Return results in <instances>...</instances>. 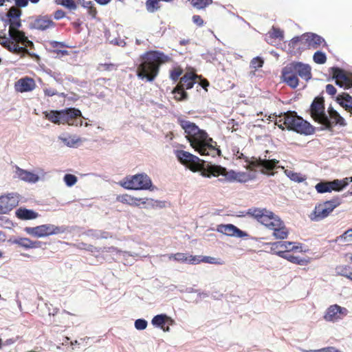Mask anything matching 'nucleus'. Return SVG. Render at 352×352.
<instances>
[{
  "mask_svg": "<svg viewBox=\"0 0 352 352\" xmlns=\"http://www.w3.org/2000/svg\"><path fill=\"white\" fill-rule=\"evenodd\" d=\"M178 122L184 132L190 137L188 140L190 146L201 155L214 157L221 155V151L217 143L210 138L205 130L188 120L178 119Z\"/></svg>",
  "mask_w": 352,
  "mask_h": 352,
  "instance_id": "nucleus-1",
  "label": "nucleus"
},
{
  "mask_svg": "<svg viewBox=\"0 0 352 352\" xmlns=\"http://www.w3.org/2000/svg\"><path fill=\"white\" fill-rule=\"evenodd\" d=\"M141 63L138 66L137 76L142 80L153 82L158 75L160 63H168L171 58L158 50H150L140 56Z\"/></svg>",
  "mask_w": 352,
  "mask_h": 352,
  "instance_id": "nucleus-2",
  "label": "nucleus"
},
{
  "mask_svg": "<svg viewBox=\"0 0 352 352\" xmlns=\"http://www.w3.org/2000/svg\"><path fill=\"white\" fill-rule=\"evenodd\" d=\"M9 25L8 32L0 34V44L9 52L19 54L25 47L19 46V43L27 44L28 47H33L34 43L25 36V32L19 30L22 23H5L4 28Z\"/></svg>",
  "mask_w": 352,
  "mask_h": 352,
  "instance_id": "nucleus-3",
  "label": "nucleus"
},
{
  "mask_svg": "<svg viewBox=\"0 0 352 352\" xmlns=\"http://www.w3.org/2000/svg\"><path fill=\"white\" fill-rule=\"evenodd\" d=\"M298 76L305 81L312 78L311 67L307 63L300 61H292L281 69V80L292 89L299 85Z\"/></svg>",
  "mask_w": 352,
  "mask_h": 352,
  "instance_id": "nucleus-4",
  "label": "nucleus"
},
{
  "mask_svg": "<svg viewBox=\"0 0 352 352\" xmlns=\"http://www.w3.org/2000/svg\"><path fill=\"white\" fill-rule=\"evenodd\" d=\"M282 120L287 131H292L304 135H312L316 131V127L298 115L295 111L284 112Z\"/></svg>",
  "mask_w": 352,
  "mask_h": 352,
  "instance_id": "nucleus-5",
  "label": "nucleus"
},
{
  "mask_svg": "<svg viewBox=\"0 0 352 352\" xmlns=\"http://www.w3.org/2000/svg\"><path fill=\"white\" fill-rule=\"evenodd\" d=\"M322 94L323 91L313 100L309 110V115L316 122L322 125L321 129H331V124L329 122L325 111L324 98Z\"/></svg>",
  "mask_w": 352,
  "mask_h": 352,
  "instance_id": "nucleus-6",
  "label": "nucleus"
},
{
  "mask_svg": "<svg viewBox=\"0 0 352 352\" xmlns=\"http://www.w3.org/2000/svg\"><path fill=\"white\" fill-rule=\"evenodd\" d=\"M120 185L127 190H150L156 188L153 186L151 178L146 173H139L125 177L120 182Z\"/></svg>",
  "mask_w": 352,
  "mask_h": 352,
  "instance_id": "nucleus-7",
  "label": "nucleus"
},
{
  "mask_svg": "<svg viewBox=\"0 0 352 352\" xmlns=\"http://www.w3.org/2000/svg\"><path fill=\"white\" fill-rule=\"evenodd\" d=\"M342 202V197L336 196L330 200L317 204L314 210L309 215L312 221H320L327 217L333 210Z\"/></svg>",
  "mask_w": 352,
  "mask_h": 352,
  "instance_id": "nucleus-8",
  "label": "nucleus"
},
{
  "mask_svg": "<svg viewBox=\"0 0 352 352\" xmlns=\"http://www.w3.org/2000/svg\"><path fill=\"white\" fill-rule=\"evenodd\" d=\"M246 214L256 219L269 229L274 228L276 226L274 225L276 220L280 219L278 216L266 208H251L248 210Z\"/></svg>",
  "mask_w": 352,
  "mask_h": 352,
  "instance_id": "nucleus-9",
  "label": "nucleus"
},
{
  "mask_svg": "<svg viewBox=\"0 0 352 352\" xmlns=\"http://www.w3.org/2000/svg\"><path fill=\"white\" fill-rule=\"evenodd\" d=\"M175 153L177 160L184 165L189 164V169L193 172H197L205 168L206 160H201L197 156L188 151L176 150Z\"/></svg>",
  "mask_w": 352,
  "mask_h": 352,
  "instance_id": "nucleus-10",
  "label": "nucleus"
},
{
  "mask_svg": "<svg viewBox=\"0 0 352 352\" xmlns=\"http://www.w3.org/2000/svg\"><path fill=\"white\" fill-rule=\"evenodd\" d=\"M45 118L54 124L65 123V121H69V118L74 116H78L81 114L80 110L76 108H67L64 110L50 111H45Z\"/></svg>",
  "mask_w": 352,
  "mask_h": 352,
  "instance_id": "nucleus-11",
  "label": "nucleus"
},
{
  "mask_svg": "<svg viewBox=\"0 0 352 352\" xmlns=\"http://www.w3.org/2000/svg\"><path fill=\"white\" fill-rule=\"evenodd\" d=\"M217 231L228 236H234L238 238L249 236L248 232L240 230L238 227L231 223L218 225Z\"/></svg>",
  "mask_w": 352,
  "mask_h": 352,
  "instance_id": "nucleus-12",
  "label": "nucleus"
},
{
  "mask_svg": "<svg viewBox=\"0 0 352 352\" xmlns=\"http://www.w3.org/2000/svg\"><path fill=\"white\" fill-rule=\"evenodd\" d=\"M19 204L18 197L14 193L0 197V214H7Z\"/></svg>",
  "mask_w": 352,
  "mask_h": 352,
  "instance_id": "nucleus-13",
  "label": "nucleus"
},
{
  "mask_svg": "<svg viewBox=\"0 0 352 352\" xmlns=\"http://www.w3.org/2000/svg\"><path fill=\"white\" fill-rule=\"evenodd\" d=\"M210 170L211 174L214 177H218L219 175H222L224 177V179H219L220 182L223 181H228V182H234L236 179L237 173L233 170H230L227 171L226 168L223 167L220 165H212L210 166Z\"/></svg>",
  "mask_w": 352,
  "mask_h": 352,
  "instance_id": "nucleus-14",
  "label": "nucleus"
},
{
  "mask_svg": "<svg viewBox=\"0 0 352 352\" xmlns=\"http://www.w3.org/2000/svg\"><path fill=\"white\" fill-rule=\"evenodd\" d=\"M52 224H43L36 227H25L24 231L34 237L42 238L52 235Z\"/></svg>",
  "mask_w": 352,
  "mask_h": 352,
  "instance_id": "nucleus-15",
  "label": "nucleus"
},
{
  "mask_svg": "<svg viewBox=\"0 0 352 352\" xmlns=\"http://www.w3.org/2000/svg\"><path fill=\"white\" fill-rule=\"evenodd\" d=\"M36 87L34 80L30 77H23L15 83V89L21 93L32 91Z\"/></svg>",
  "mask_w": 352,
  "mask_h": 352,
  "instance_id": "nucleus-16",
  "label": "nucleus"
},
{
  "mask_svg": "<svg viewBox=\"0 0 352 352\" xmlns=\"http://www.w3.org/2000/svg\"><path fill=\"white\" fill-rule=\"evenodd\" d=\"M265 153L263 158V164H261V166H263L261 173L267 175H274L272 170L277 167L279 161L276 159H267L269 151H265Z\"/></svg>",
  "mask_w": 352,
  "mask_h": 352,
  "instance_id": "nucleus-17",
  "label": "nucleus"
},
{
  "mask_svg": "<svg viewBox=\"0 0 352 352\" xmlns=\"http://www.w3.org/2000/svg\"><path fill=\"white\" fill-rule=\"evenodd\" d=\"M15 175L16 177L28 183H36L39 180V176L27 170L16 166Z\"/></svg>",
  "mask_w": 352,
  "mask_h": 352,
  "instance_id": "nucleus-18",
  "label": "nucleus"
},
{
  "mask_svg": "<svg viewBox=\"0 0 352 352\" xmlns=\"http://www.w3.org/2000/svg\"><path fill=\"white\" fill-rule=\"evenodd\" d=\"M151 324L157 328H164L166 324H174L175 320L166 314H161L155 316L152 320Z\"/></svg>",
  "mask_w": 352,
  "mask_h": 352,
  "instance_id": "nucleus-19",
  "label": "nucleus"
},
{
  "mask_svg": "<svg viewBox=\"0 0 352 352\" xmlns=\"http://www.w3.org/2000/svg\"><path fill=\"white\" fill-rule=\"evenodd\" d=\"M302 38H305V43L307 44L309 47L317 48L322 43H324V39L314 33H305L302 34Z\"/></svg>",
  "mask_w": 352,
  "mask_h": 352,
  "instance_id": "nucleus-20",
  "label": "nucleus"
},
{
  "mask_svg": "<svg viewBox=\"0 0 352 352\" xmlns=\"http://www.w3.org/2000/svg\"><path fill=\"white\" fill-rule=\"evenodd\" d=\"M21 14L22 11L21 9L16 6H12L4 14V16L1 19L3 22H21L19 19Z\"/></svg>",
  "mask_w": 352,
  "mask_h": 352,
  "instance_id": "nucleus-21",
  "label": "nucleus"
},
{
  "mask_svg": "<svg viewBox=\"0 0 352 352\" xmlns=\"http://www.w3.org/2000/svg\"><path fill=\"white\" fill-rule=\"evenodd\" d=\"M16 217L21 220H32L36 219L39 214L32 209L20 207L15 211Z\"/></svg>",
  "mask_w": 352,
  "mask_h": 352,
  "instance_id": "nucleus-22",
  "label": "nucleus"
},
{
  "mask_svg": "<svg viewBox=\"0 0 352 352\" xmlns=\"http://www.w3.org/2000/svg\"><path fill=\"white\" fill-rule=\"evenodd\" d=\"M274 225L277 226H274V228H270V230H274L273 236L279 239H287L289 232L286 228L284 222L281 219H277L276 223Z\"/></svg>",
  "mask_w": 352,
  "mask_h": 352,
  "instance_id": "nucleus-23",
  "label": "nucleus"
},
{
  "mask_svg": "<svg viewBox=\"0 0 352 352\" xmlns=\"http://www.w3.org/2000/svg\"><path fill=\"white\" fill-rule=\"evenodd\" d=\"M289 252L286 251H278L276 252V255L278 256L283 258L285 259H287L289 262L300 265H307L309 263V260L305 258H300L299 256H294L292 254H290L289 253Z\"/></svg>",
  "mask_w": 352,
  "mask_h": 352,
  "instance_id": "nucleus-24",
  "label": "nucleus"
},
{
  "mask_svg": "<svg viewBox=\"0 0 352 352\" xmlns=\"http://www.w3.org/2000/svg\"><path fill=\"white\" fill-rule=\"evenodd\" d=\"M283 41L284 39V32L280 28L272 26V29L265 35V41L272 43V40Z\"/></svg>",
  "mask_w": 352,
  "mask_h": 352,
  "instance_id": "nucleus-25",
  "label": "nucleus"
},
{
  "mask_svg": "<svg viewBox=\"0 0 352 352\" xmlns=\"http://www.w3.org/2000/svg\"><path fill=\"white\" fill-rule=\"evenodd\" d=\"M335 100L346 111L352 109V96L348 93L339 94L335 97Z\"/></svg>",
  "mask_w": 352,
  "mask_h": 352,
  "instance_id": "nucleus-26",
  "label": "nucleus"
},
{
  "mask_svg": "<svg viewBox=\"0 0 352 352\" xmlns=\"http://www.w3.org/2000/svg\"><path fill=\"white\" fill-rule=\"evenodd\" d=\"M198 78L197 75L191 73L185 74L181 78L177 85H182L185 89H192L196 83V78Z\"/></svg>",
  "mask_w": 352,
  "mask_h": 352,
  "instance_id": "nucleus-27",
  "label": "nucleus"
},
{
  "mask_svg": "<svg viewBox=\"0 0 352 352\" xmlns=\"http://www.w3.org/2000/svg\"><path fill=\"white\" fill-rule=\"evenodd\" d=\"M140 204L143 206L142 208H163L165 207V201L154 200L151 198H140Z\"/></svg>",
  "mask_w": 352,
  "mask_h": 352,
  "instance_id": "nucleus-28",
  "label": "nucleus"
},
{
  "mask_svg": "<svg viewBox=\"0 0 352 352\" xmlns=\"http://www.w3.org/2000/svg\"><path fill=\"white\" fill-rule=\"evenodd\" d=\"M65 13L62 10H58L52 15H41L36 18L34 22H53V20H60L65 17Z\"/></svg>",
  "mask_w": 352,
  "mask_h": 352,
  "instance_id": "nucleus-29",
  "label": "nucleus"
},
{
  "mask_svg": "<svg viewBox=\"0 0 352 352\" xmlns=\"http://www.w3.org/2000/svg\"><path fill=\"white\" fill-rule=\"evenodd\" d=\"M270 244L271 245V252L273 254H276V252L278 251L289 252L288 250H289L290 246L296 243L294 242L280 241L270 243Z\"/></svg>",
  "mask_w": 352,
  "mask_h": 352,
  "instance_id": "nucleus-30",
  "label": "nucleus"
},
{
  "mask_svg": "<svg viewBox=\"0 0 352 352\" xmlns=\"http://www.w3.org/2000/svg\"><path fill=\"white\" fill-rule=\"evenodd\" d=\"M327 117L329 122L331 124V129H327L329 131H332L336 125H340L341 126L346 125L344 118L338 111H336V113H333L331 116L327 115Z\"/></svg>",
  "mask_w": 352,
  "mask_h": 352,
  "instance_id": "nucleus-31",
  "label": "nucleus"
},
{
  "mask_svg": "<svg viewBox=\"0 0 352 352\" xmlns=\"http://www.w3.org/2000/svg\"><path fill=\"white\" fill-rule=\"evenodd\" d=\"M349 182H352V177H345L343 179H333L330 181L331 186L332 188V191L340 192L345 187H346Z\"/></svg>",
  "mask_w": 352,
  "mask_h": 352,
  "instance_id": "nucleus-32",
  "label": "nucleus"
},
{
  "mask_svg": "<svg viewBox=\"0 0 352 352\" xmlns=\"http://www.w3.org/2000/svg\"><path fill=\"white\" fill-rule=\"evenodd\" d=\"M117 199L123 204L132 206L140 207V198L134 197L127 194L118 197Z\"/></svg>",
  "mask_w": 352,
  "mask_h": 352,
  "instance_id": "nucleus-33",
  "label": "nucleus"
},
{
  "mask_svg": "<svg viewBox=\"0 0 352 352\" xmlns=\"http://www.w3.org/2000/svg\"><path fill=\"white\" fill-rule=\"evenodd\" d=\"M340 309V306L338 305H331L327 310L326 314L324 318L327 321H335L340 317L338 315V311Z\"/></svg>",
  "mask_w": 352,
  "mask_h": 352,
  "instance_id": "nucleus-34",
  "label": "nucleus"
},
{
  "mask_svg": "<svg viewBox=\"0 0 352 352\" xmlns=\"http://www.w3.org/2000/svg\"><path fill=\"white\" fill-rule=\"evenodd\" d=\"M315 188L317 192L320 194L332 192V188L329 180L320 181L315 186Z\"/></svg>",
  "mask_w": 352,
  "mask_h": 352,
  "instance_id": "nucleus-35",
  "label": "nucleus"
},
{
  "mask_svg": "<svg viewBox=\"0 0 352 352\" xmlns=\"http://www.w3.org/2000/svg\"><path fill=\"white\" fill-rule=\"evenodd\" d=\"M81 6L87 8V13L91 16L90 19H94L96 18L97 14L96 8L94 6V3L91 1H85V0H79Z\"/></svg>",
  "mask_w": 352,
  "mask_h": 352,
  "instance_id": "nucleus-36",
  "label": "nucleus"
},
{
  "mask_svg": "<svg viewBox=\"0 0 352 352\" xmlns=\"http://www.w3.org/2000/svg\"><path fill=\"white\" fill-rule=\"evenodd\" d=\"M172 94L179 95V97H177V96H175V100L179 101H184L188 98V93L185 91L184 86L182 87V85H177L173 88Z\"/></svg>",
  "mask_w": 352,
  "mask_h": 352,
  "instance_id": "nucleus-37",
  "label": "nucleus"
},
{
  "mask_svg": "<svg viewBox=\"0 0 352 352\" xmlns=\"http://www.w3.org/2000/svg\"><path fill=\"white\" fill-rule=\"evenodd\" d=\"M88 235L92 236L93 238H94L96 239H107L108 238L112 237V234L110 232L103 231V230H89L88 231Z\"/></svg>",
  "mask_w": 352,
  "mask_h": 352,
  "instance_id": "nucleus-38",
  "label": "nucleus"
},
{
  "mask_svg": "<svg viewBox=\"0 0 352 352\" xmlns=\"http://www.w3.org/2000/svg\"><path fill=\"white\" fill-rule=\"evenodd\" d=\"M329 72H331L333 76V78L335 79H340L344 81H346L348 78L346 76L344 71L338 67H332L329 68Z\"/></svg>",
  "mask_w": 352,
  "mask_h": 352,
  "instance_id": "nucleus-39",
  "label": "nucleus"
},
{
  "mask_svg": "<svg viewBox=\"0 0 352 352\" xmlns=\"http://www.w3.org/2000/svg\"><path fill=\"white\" fill-rule=\"evenodd\" d=\"M286 175L292 180L295 182L301 183L306 180V177L299 173H296L292 170H286L285 171Z\"/></svg>",
  "mask_w": 352,
  "mask_h": 352,
  "instance_id": "nucleus-40",
  "label": "nucleus"
},
{
  "mask_svg": "<svg viewBox=\"0 0 352 352\" xmlns=\"http://www.w3.org/2000/svg\"><path fill=\"white\" fill-rule=\"evenodd\" d=\"M73 230L72 227L66 226H55L52 224L51 232L52 235L63 234L65 232H72Z\"/></svg>",
  "mask_w": 352,
  "mask_h": 352,
  "instance_id": "nucleus-41",
  "label": "nucleus"
},
{
  "mask_svg": "<svg viewBox=\"0 0 352 352\" xmlns=\"http://www.w3.org/2000/svg\"><path fill=\"white\" fill-rule=\"evenodd\" d=\"M313 60L317 64H324L327 61L326 54L322 51L318 50L314 54Z\"/></svg>",
  "mask_w": 352,
  "mask_h": 352,
  "instance_id": "nucleus-42",
  "label": "nucleus"
},
{
  "mask_svg": "<svg viewBox=\"0 0 352 352\" xmlns=\"http://www.w3.org/2000/svg\"><path fill=\"white\" fill-rule=\"evenodd\" d=\"M57 4L60 5L70 10H74L77 8V5L74 0H56Z\"/></svg>",
  "mask_w": 352,
  "mask_h": 352,
  "instance_id": "nucleus-43",
  "label": "nucleus"
},
{
  "mask_svg": "<svg viewBox=\"0 0 352 352\" xmlns=\"http://www.w3.org/2000/svg\"><path fill=\"white\" fill-rule=\"evenodd\" d=\"M63 181L68 187H72L76 184L78 178L74 175L67 173L63 177Z\"/></svg>",
  "mask_w": 352,
  "mask_h": 352,
  "instance_id": "nucleus-44",
  "label": "nucleus"
},
{
  "mask_svg": "<svg viewBox=\"0 0 352 352\" xmlns=\"http://www.w3.org/2000/svg\"><path fill=\"white\" fill-rule=\"evenodd\" d=\"M351 242L352 241V228L348 229L342 235L336 239V241Z\"/></svg>",
  "mask_w": 352,
  "mask_h": 352,
  "instance_id": "nucleus-45",
  "label": "nucleus"
},
{
  "mask_svg": "<svg viewBox=\"0 0 352 352\" xmlns=\"http://www.w3.org/2000/svg\"><path fill=\"white\" fill-rule=\"evenodd\" d=\"M182 73L183 69L181 67H175L170 71V78L175 82L178 80Z\"/></svg>",
  "mask_w": 352,
  "mask_h": 352,
  "instance_id": "nucleus-46",
  "label": "nucleus"
},
{
  "mask_svg": "<svg viewBox=\"0 0 352 352\" xmlns=\"http://www.w3.org/2000/svg\"><path fill=\"white\" fill-rule=\"evenodd\" d=\"M82 113L78 116H74L71 118H69V121H65V122L67 123L69 125L71 126H82Z\"/></svg>",
  "mask_w": 352,
  "mask_h": 352,
  "instance_id": "nucleus-47",
  "label": "nucleus"
},
{
  "mask_svg": "<svg viewBox=\"0 0 352 352\" xmlns=\"http://www.w3.org/2000/svg\"><path fill=\"white\" fill-rule=\"evenodd\" d=\"M351 272V269L349 266L344 265V266H339L336 267V272L338 275L344 276L346 278L348 277L349 274Z\"/></svg>",
  "mask_w": 352,
  "mask_h": 352,
  "instance_id": "nucleus-48",
  "label": "nucleus"
},
{
  "mask_svg": "<svg viewBox=\"0 0 352 352\" xmlns=\"http://www.w3.org/2000/svg\"><path fill=\"white\" fill-rule=\"evenodd\" d=\"M159 0H147L146 2V9L150 12H154L158 9Z\"/></svg>",
  "mask_w": 352,
  "mask_h": 352,
  "instance_id": "nucleus-49",
  "label": "nucleus"
},
{
  "mask_svg": "<svg viewBox=\"0 0 352 352\" xmlns=\"http://www.w3.org/2000/svg\"><path fill=\"white\" fill-rule=\"evenodd\" d=\"M201 262L210 264L222 265L223 262L219 259L212 256H202Z\"/></svg>",
  "mask_w": 352,
  "mask_h": 352,
  "instance_id": "nucleus-50",
  "label": "nucleus"
},
{
  "mask_svg": "<svg viewBox=\"0 0 352 352\" xmlns=\"http://www.w3.org/2000/svg\"><path fill=\"white\" fill-rule=\"evenodd\" d=\"M263 63H264L263 59L260 56H256V57L252 58V60H251L250 67L256 69L258 68L262 67L263 65Z\"/></svg>",
  "mask_w": 352,
  "mask_h": 352,
  "instance_id": "nucleus-51",
  "label": "nucleus"
},
{
  "mask_svg": "<svg viewBox=\"0 0 352 352\" xmlns=\"http://www.w3.org/2000/svg\"><path fill=\"white\" fill-rule=\"evenodd\" d=\"M148 325L147 321L144 318H139L135 320L134 326L137 330H144Z\"/></svg>",
  "mask_w": 352,
  "mask_h": 352,
  "instance_id": "nucleus-52",
  "label": "nucleus"
},
{
  "mask_svg": "<svg viewBox=\"0 0 352 352\" xmlns=\"http://www.w3.org/2000/svg\"><path fill=\"white\" fill-rule=\"evenodd\" d=\"M261 164H263V158H253L250 162L249 166L253 169L261 168V171L263 170V166H261Z\"/></svg>",
  "mask_w": 352,
  "mask_h": 352,
  "instance_id": "nucleus-53",
  "label": "nucleus"
},
{
  "mask_svg": "<svg viewBox=\"0 0 352 352\" xmlns=\"http://www.w3.org/2000/svg\"><path fill=\"white\" fill-rule=\"evenodd\" d=\"M300 42L305 43V38H302V34L300 36H294L290 40L289 43V48L295 49L296 45Z\"/></svg>",
  "mask_w": 352,
  "mask_h": 352,
  "instance_id": "nucleus-54",
  "label": "nucleus"
},
{
  "mask_svg": "<svg viewBox=\"0 0 352 352\" xmlns=\"http://www.w3.org/2000/svg\"><path fill=\"white\" fill-rule=\"evenodd\" d=\"M55 23H47L46 25H43L42 23H30L31 28H36L41 30H45L49 28L54 27Z\"/></svg>",
  "mask_w": 352,
  "mask_h": 352,
  "instance_id": "nucleus-55",
  "label": "nucleus"
},
{
  "mask_svg": "<svg viewBox=\"0 0 352 352\" xmlns=\"http://www.w3.org/2000/svg\"><path fill=\"white\" fill-rule=\"evenodd\" d=\"M62 142L65 144L67 145V146H69V147H73L75 146V144L78 142V140H75L74 138H63V137H60L59 138Z\"/></svg>",
  "mask_w": 352,
  "mask_h": 352,
  "instance_id": "nucleus-56",
  "label": "nucleus"
},
{
  "mask_svg": "<svg viewBox=\"0 0 352 352\" xmlns=\"http://www.w3.org/2000/svg\"><path fill=\"white\" fill-rule=\"evenodd\" d=\"M249 179H250V177L249 174H247L245 173L239 172V173H237L236 179L235 181L242 183V182H246Z\"/></svg>",
  "mask_w": 352,
  "mask_h": 352,
  "instance_id": "nucleus-57",
  "label": "nucleus"
},
{
  "mask_svg": "<svg viewBox=\"0 0 352 352\" xmlns=\"http://www.w3.org/2000/svg\"><path fill=\"white\" fill-rule=\"evenodd\" d=\"M78 248L81 250H85L87 251H89V252H94L95 251H97V248L91 245V244H87V243H80L78 244Z\"/></svg>",
  "mask_w": 352,
  "mask_h": 352,
  "instance_id": "nucleus-58",
  "label": "nucleus"
},
{
  "mask_svg": "<svg viewBox=\"0 0 352 352\" xmlns=\"http://www.w3.org/2000/svg\"><path fill=\"white\" fill-rule=\"evenodd\" d=\"M326 92L330 95L333 98H335L336 94L337 93L336 88L331 84H328L326 85Z\"/></svg>",
  "mask_w": 352,
  "mask_h": 352,
  "instance_id": "nucleus-59",
  "label": "nucleus"
},
{
  "mask_svg": "<svg viewBox=\"0 0 352 352\" xmlns=\"http://www.w3.org/2000/svg\"><path fill=\"white\" fill-rule=\"evenodd\" d=\"M173 258L177 261L188 263V256L184 253H177L173 255Z\"/></svg>",
  "mask_w": 352,
  "mask_h": 352,
  "instance_id": "nucleus-60",
  "label": "nucleus"
},
{
  "mask_svg": "<svg viewBox=\"0 0 352 352\" xmlns=\"http://www.w3.org/2000/svg\"><path fill=\"white\" fill-rule=\"evenodd\" d=\"M19 55H21V57H24L26 55H28L29 56L33 58H35V59H39V56L34 52H30L27 47H25V50H22V52H21V54H19Z\"/></svg>",
  "mask_w": 352,
  "mask_h": 352,
  "instance_id": "nucleus-61",
  "label": "nucleus"
},
{
  "mask_svg": "<svg viewBox=\"0 0 352 352\" xmlns=\"http://www.w3.org/2000/svg\"><path fill=\"white\" fill-rule=\"evenodd\" d=\"M212 165L213 164H211V163H208L207 164V162H206L205 166H206L207 168H206V170L201 171V175L204 177H210L211 176H213L211 174V172L210 170V166H212Z\"/></svg>",
  "mask_w": 352,
  "mask_h": 352,
  "instance_id": "nucleus-62",
  "label": "nucleus"
},
{
  "mask_svg": "<svg viewBox=\"0 0 352 352\" xmlns=\"http://www.w3.org/2000/svg\"><path fill=\"white\" fill-rule=\"evenodd\" d=\"M227 13H228V20L233 21H243L245 22L244 21V19L241 16H239L237 14H235L233 12H227Z\"/></svg>",
  "mask_w": 352,
  "mask_h": 352,
  "instance_id": "nucleus-63",
  "label": "nucleus"
},
{
  "mask_svg": "<svg viewBox=\"0 0 352 352\" xmlns=\"http://www.w3.org/2000/svg\"><path fill=\"white\" fill-rule=\"evenodd\" d=\"M109 42L110 43L118 46L124 47L126 45V42L124 41V40L120 39L119 38H116L112 40H110Z\"/></svg>",
  "mask_w": 352,
  "mask_h": 352,
  "instance_id": "nucleus-64",
  "label": "nucleus"
}]
</instances>
